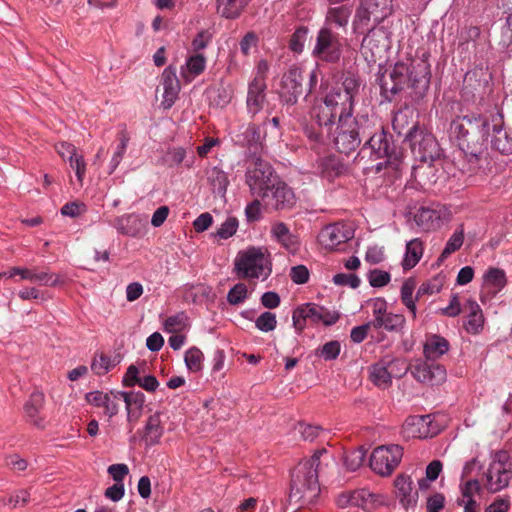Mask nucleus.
Here are the masks:
<instances>
[{"mask_svg":"<svg viewBox=\"0 0 512 512\" xmlns=\"http://www.w3.org/2000/svg\"><path fill=\"white\" fill-rule=\"evenodd\" d=\"M203 353L196 347L190 348L185 353V363L192 372L200 371L202 368Z\"/></svg>","mask_w":512,"mask_h":512,"instance_id":"49","label":"nucleus"},{"mask_svg":"<svg viewBox=\"0 0 512 512\" xmlns=\"http://www.w3.org/2000/svg\"><path fill=\"white\" fill-rule=\"evenodd\" d=\"M266 204L275 210H287L294 206L295 195L293 190L283 181L279 180L270 189L269 197H266Z\"/></svg>","mask_w":512,"mask_h":512,"instance_id":"20","label":"nucleus"},{"mask_svg":"<svg viewBox=\"0 0 512 512\" xmlns=\"http://www.w3.org/2000/svg\"><path fill=\"white\" fill-rule=\"evenodd\" d=\"M272 237L285 249L295 251L298 241L284 222H275L271 227Z\"/></svg>","mask_w":512,"mask_h":512,"instance_id":"32","label":"nucleus"},{"mask_svg":"<svg viewBox=\"0 0 512 512\" xmlns=\"http://www.w3.org/2000/svg\"><path fill=\"white\" fill-rule=\"evenodd\" d=\"M413 112L410 109L399 110L395 113L392 121L393 128L399 134H402L405 128L408 127L409 118H412Z\"/></svg>","mask_w":512,"mask_h":512,"instance_id":"54","label":"nucleus"},{"mask_svg":"<svg viewBox=\"0 0 512 512\" xmlns=\"http://www.w3.org/2000/svg\"><path fill=\"white\" fill-rule=\"evenodd\" d=\"M486 147H481L479 151H474L472 148H460L465 154L466 161L469 165L468 171L471 173L476 172L481 167L482 156Z\"/></svg>","mask_w":512,"mask_h":512,"instance_id":"48","label":"nucleus"},{"mask_svg":"<svg viewBox=\"0 0 512 512\" xmlns=\"http://www.w3.org/2000/svg\"><path fill=\"white\" fill-rule=\"evenodd\" d=\"M365 451L362 448L349 452L344 459L346 468L350 471H355L362 466L365 460Z\"/></svg>","mask_w":512,"mask_h":512,"instance_id":"51","label":"nucleus"},{"mask_svg":"<svg viewBox=\"0 0 512 512\" xmlns=\"http://www.w3.org/2000/svg\"><path fill=\"white\" fill-rule=\"evenodd\" d=\"M372 128V118L368 116H352L337 120L332 132L335 145L339 152L350 154L355 151L365 138V134L370 133Z\"/></svg>","mask_w":512,"mask_h":512,"instance_id":"4","label":"nucleus"},{"mask_svg":"<svg viewBox=\"0 0 512 512\" xmlns=\"http://www.w3.org/2000/svg\"><path fill=\"white\" fill-rule=\"evenodd\" d=\"M464 312L467 313L465 329L468 333L477 334L483 329L484 316L479 304L474 300H467L464 304Z\"/></svg>","mask_w":512,"mask_h":512,"instance_id":"28","label":"nucleus"},{"mask_svg":"<svg viewBox=\"0 0 512 512\" xmlns=\"http://www.w3.org/2000/svg\"><path fill=\"white\" fill-rule=\"evenodd\" d=\"M247 296V286L244 283H238L229 290L227 295V301L231 305H238L244 302Z\"/></svg>","mask_w":512,"mask_h":512,"instance_id":"52","label":"nucleus"},{"mask_svg":"<svg viewBox=\"0 0 512 512\" xmlns=\"http://www.w3.org/2000/svg\"><path fill=\"white\" fill-rule=\"evenodd\" d=\"M412 484L411 477L406 475H399L395 480L396 494L404 507L411 505L414 501L411 495Z\"/></svg>","mask_w":512,"mask_h":512,"instance_id":"42","label":"nucleus"},{"mask_svg":"<svg viewBox=\"0 0 512 512\" xmlns=\"http://www.w3.org/2000/svg\"><path fill=\"white\" fill-rule=\"evenodd\" d=\"M257 329L262 332L273 331L277 326L276 315L272 312H263L255 321Z\"/></svg>","mask_w":512,"mask_h":512,"instance_id":"53","label":"nucleus"},{"mask_svg":"<svg viewBox=\"0 0 512 512\" xmlns=\"http://www.w3.org/2000/svg\"><path fill=\"white\" fill-rule=\"evenodd\" d=\"M145 220L136 214H125L114 219L111 225L122 235L137 236L145 226Z\"/></svg>","mask_w":512,"mask_h":512,"instance_id":"27","label":"nucleus"},{"mask_svg":"<svg viewBox=\"0 0 512 512\" xmlns=\"http://www.w3.org/2000/svg\"><path fill=\"white\" fill-rule=\"evenodd\" d=\"M26 280L51 287L57 286L61 282L58 275L49 273L47 271H40L38 268H29V273L28 276L26 275Z\"/></svg>","mask_w":512,"mask_h":512,"instance_id":"43","label":"nucleus"},{"mask_svg":"<svg viewBox=\"0 0 512 512\" xmlns=\"http://www.w3.org/2000/svg\"><path fill=\"white\" fill-rule=\"evenodd\" d=\"M352 9L348 5L330 7L326 13L325 25L332 29V26L346 28Z\"/></svg>","mask_w":512,"mask_h":512,"instance_id":"34","label":"nucleus"},{"mask_svg":"<svg viewBox=\"0 0 512 512\" xmlns=\"http://www.w3.org/2000/svg\"><path fill=\"white\" fill-rule=\"evenodd\" d=\"M362 40L360 51L366 61L375 63L389 50L391 41L388 24L372 25Z\"/></svg>","mask_w":512,"mask_h":512,"instance_id":"8","label":"nucleus"},{"mask_svg":"<svg viewBox=\"0 0 512 512\" xmlns=\"http://www.w3.org/2000/svg\"><path fill=\"white\" fill-rule=\"evenodd\" d=\"M392 0H361L353 20L355 33L363 34L370 25L388 24Z\"/></svg>","mask_w":512,"mask_h":512,"instance_id":"5","label":"nucleus"},{"mask_svg":"<svg viewBox=\"0 0 512 512\" xmlns=\"http://www.w3.org/2000/svg\"><path fill=\"white\" fill-rule=\"evenodd\" d=\"M353 500L365 510H371L381 503L380 495L368 489H361L355 492Z\"/></svg>","mask_w":512,"mask_h":512,"instance_id":"45","label":"nucleus"},{"mask_svg":"<svg viewBox=\"0 0 512 512\" xmlns=\"http://www.w3.org/2000/svg\"><path fill=\"white\" fill-rule=\"evenodd\" d=\"M45 401L44 394L33 392L25 404V413L28 420L37 427H44V418L41 416V410Z\"/></svg>","mask_w":512,"mask_h":512,"instance_id":"30","label":"nucleus"},{"mask_svg":"<svg viewBox=\"0 0 512 512\" xmlns=\"http://www.w3.org/2000/svg\"><path fill=\"white\" fill-rule=\"evenodd\" d=\"M112 367L111 360L107 355L101 354L98 358H94L91 364V370L97 375L107 373Z\"/></svg>","mask_w":512,"mask_h":512,"instance_id":"59","label":"nucleus"},{"mask_svg":"<svg viewBox=\"0 0 512 512\" xmlns=\"http://www.w3.org/2000/svg\"><path fill=\"white\" fill-rule=\"evenodd\" d=\"M372 327L375 329L384 328L387 331H399L405 324V317L401 314L387 312L386 301L376 299L373 303Z\"/></svg>","mask_w":512,"mask_h":512,"instance_id":"14","label":"nucleus"},{"mask_svg":"<svg viewBox=\"0 0 512 512\" xmlns=\"http://www.w3.org/2000/svg\"><path fill=\"white\" fill-rule=\"evenodd\" d=\"M365 143L362 151L370 150V154L376 158H387L388 162L396 159L395 147L391 142V137L387 135L382 126H377L376 121L372 119V128L370 133L365 134Z\"/></svg>","mask_w":512,"mask_h":512,"instance_id":"11","label":"nucleus"},{"mask_svg":"<svg viewBox=\"0 0 512 512\" xmlns=\"http://www.w3.org/2000/svg\"><path fill=\"white\" fill-rule=\"evenodd\" d=\"M302 70L292 66L284 73L281 80V98L287 104L293 105L298 97L303 94Z\"/></svg>","mask_w":512,"mask_h":512,"instance_id":"15","label":"nucleus"},{"mask_svg":"<svg viewBox=\"0 0 512 512\" xmlns=\"http://www.w3.org/2000/svg\"><path fill=\"white\" fill-rule=\"evenodd\" d=\"M117 139L119 141L116 150L112 156V159L110 161V173H112L120 164L129 142V135L125 130H122L118 133Z\"/></svg>","mask_w":512,"mask_h":512,"instance_id":"46","label":"nucleus"},{"mask_svg":"<svg viewBox=\"0 0 512 512\" xmlns=\"http://www.w3.org/2000/svg\"><path fill=\"white\" fill-rule=\"evenodd\" d=\"M430 64L425 59L413 61L409 66L408 87L414 90L418 97H422L430 85Z\"/></svg>","mask_w":512,"mask_h":512,"instance_id":"16","label":"nucleus"},{"mask_svg":"<svg viewBox=\"0 0 512 512\" xmlns=\"http://www.w3.org/2000/svg\"><path fill=\"white\" fill-rule=\"evenodd\" d=\"M491 145L502 154L512 153V135L503 128V118L501 115L491 116Z\"/></svg>","mask_w":512,"mask_h":512,"instance_id":"22","label":"nucleus"},{"mask_svg":"<svg viewBox=\"0 0 512 512\" xmlns=\"http://www.w3.org/2000/svg\"><path fill=\"white\" fill-rule=\"evenodd\" d=\"M506 275L502 269L490 267L484 274V288L490 296H495L506 285Z\"/></svg>","mask_w":512,"mask_h":512,"instance_id":"36","label":"nucleus"},{"mask_svg":"<svg viewBox=\"0 0 512 512\" xmlns=\"http://www.w3.org/2000/svg\"><path fill=\"white\" fill-rule=\"evenodd\" d=\"M266 83L251 81L248 87L247 109L248 113L255 116L263 107L265 100Z\"/></svg>","mask_w":512,"mask_h":512,"instance_id":"29","label":"nucleus"},{"mask_svg":"<svg viewBox=\"0 0 512 512\" xmlns=\"http://www.w3.org/2000/svg\"><path fill=\"white\" fill-rule=\"evenodd\" d=\"M406 139L410 142L412 152L421 162L431 163L440 156L435 137L420 130L416 124L407 129Z\"/></svg>","mask_w":512,"mask_h":512,"instance_id":"9","label":"nucleus"},{"mask_svg":"<svg viewBox=\"0 0 512 512\" xmlns=\"http://www.w3.org/2000/svg\"><path fill=\"white\" fill-rule=\"evenodd\" d=\"M370 379L378 387L385 388L391 383V375L385 365L377 363L370 368Z\"/></svg>","mask_w":512,"mask_h":512,"instance_id":"47","label":"nucleus"},{"mask_svg":"<svg viewBox=\"0 0 512 512\" xmlns=\"http://www.w3.org/2000/svg\"><path fill=\"white\" fill-rule=\"evenodd\" d=\"M464 241V228L463 225H460L452 234V236L447 241L445 248L443 249L441 255L438 258L439 262H443L447 257H449L453 252L457 251L461 248Z\"/></svg>","mask_w":512,"mask_h":512,"instance_id":"44","label":"nucleus"},{"mask_svg":"<svg viewBox=\"0 0 512 512\" xmlns=\"http://www.w3.org/2000/svg\"><path fill=\"white\" fill-rule=\"evenodd\" d=\"M358 79L351 74L343 77L341 82H336L331 87L326 86L322 92V102L313 108V118L318 126L332 132L337 120L352 116L354 97L359 90Z\"/></svg>","mask_w":512,"mask_h":512,"instance_id":"1","label":"nucleus"},{"mask_svg":"<svg viewBox=\"0 0 512 512\" xmlns=\"http://www.w3.org/2000/svg\"><path fill=\"white\" fill-rule=\"evenodd\" d=\"M353 236V231L346 224L334 223L321 230L319 241L326 249L333 250L338 245L352 239Z\"/></svg>","mask_w":512,"mask_h":512,"instance_id":"19","label":"nucleus"},{"mask_svg":"<svg viewBox=\"0 0 512 512\" xmlns=\"http://www.w3.org/2000/svg\"><path fill=\"white\" fill-rule=\"evenodd\" d=\"M163 435V427L161 425V419L159 413L151 415L146 423L144 440L147 445L158 444Z\"/></svg>","mask_w":512,"mask_h":512,"instance_id":"38","label":"nucleus"},{"mask_svg":"<svg viewBox=\"0 0 512 512\" xmlns=\"http://www.w3.org/2000/svg\"><path fill=\"white\" fill-rule=\"evenodd\" d=\"M342 54L341 37L330 27L323 26L316 37L312 55L318 60L336 63Z\"/></svg>","mask_w":512,"mask_h":512,"instance_id":"10","label":"nucleus"},{"mask_svg":"<svg viewBox=\"0 0 512 512\" xmlns=\"http://www.w3.org/2000/svg\"><path fill=\"white\" fill-rule=\"evenodd\" d=\"M424 246L420 239L415 238L406 244V252L402 261L404 270H410L417 265L423 256Z\"/></svg>","mask_w":512,"mask_h":512,"instance_id":"37","label":"nucleus"},{"mask_svg":"<svg viewBox=\"0 0 512 512\" xmlns=\"http://www.w3.org/2000/svg\"><path fill=\"white\" fill-rule=\"evenodd\" d=\"M409 66L404 63L398 62L394 65L389 73V81L387 79L381 80L382 93L396 95L405 87H408Z\"/></svg>","mask_w":512,"mask_h":512,"instance_id":"21","label":"nucleus"},{"mask_svg":"<svg viewBox=\"0 0 512 512\" xmlns=\"http://www.w3.org/2000/svg\"><path fill=\"white\" fill-rule=\"evenodd\" d=\"M186 316L184 313H179L174 316H170L165 321V329L168 332H177L182 330L186 325Z\"/></svg>","mask_w":512,"mask_h":512,"instance_id":"60","label":"nucleus"},{"mask_svg":"<svg viewBox=\"0 0 512 512\" xmlns=\"http://www.w3.org/2000/svg\"><path fill=\"white\" fill-rule=\"evenodd\" d=\"M390 281V274L388 272L374 269L369 274V283L372 287H383Z\"/></svg>","mask_w":512,"mask_h":512,"instance_id":"61","label":"nucleus"},{"mask_svg":"<svg viewBox=\"0 0 512 512\" xmlns=\"http://www.w3.org/2000/svg\"><path fill=\"white\" fill-rule=\"evenodd\" d=\"M206 66V59L203 54L196 53L187 60V68L193 75L201 74Z\"/></svg>","mask_w":512,"mask_h":512,"instance_id":"56","label":"nucleus"},{"mask_svg":"<svg viewBox=\"0 0 512 512\" xmlns=\"http://www.w3.org/2000/svg\"><path fill=\"white\" fill-rule=\"evenodd\" d=\"M206 177L213 194L223 198L229 185L227 174L215 166L207 169Z\"/></svg>","mask_w":512,"mask_h":512,"instance_id":"33","label":"nucleus"},{"mask_svg":"<svg viewBox=\"0 0 512 512\" xmlns=\"http://www.w3.org/2000/svg\"><path fill=\"white\" fill-rule=\"evenodd\" d=\"M424 416L408 417L402 426V435L405 438H424L427 436L426 431H421L427 422Z\"/></svg>","mask_w":512,"mask_h":512,"instance_id":"39","label":"nucleus"},{"mask_svg":"<svg viewBox=\"0 0 512 512\" xmlns=\"http://www.w3.org/2000/svg\"><path fill=\"white\" fill-rule=\"evenodd\" d=\"M86 212V205L79 201L68 202L61 208V214L63 216H69L72 218L78 217Z\"/></svg>","mask_w":512,"mask_h":512,"instance_id":"58","label":"nucleus"},{"mask_svg":"<svg viewBox=\"0 0 512 512\" xmlns=\"http://www.w3.org/2000/svg\"><path fill=\"white\" fill-rule=\"evenodd\" d=\"M246 184L253 196L265 199L270 189L280 180L272 166L261 158H256L246 171Z\"/></svg>","mask_w":512,"mask_h":512,"instance_id":"6","label":"nucleus"},{"mask_svg":"<svg viewBox=\"0 0 512 512\" xmlns=\"http://www.w3.org/2000/svg\"><path fill=\"white\" fill-rule=\"evenodd\" d=\"M112 392L113 391H111L110 393H104L102 391H92L86 394L85 399L89 404L98 408H103L104 414L107 415L109 418H112L119 411V399H115L112 395Z\"/></svg>","mask_w":512,"mask_h":512,"instance_id":"25","label":"nucleus"},{"mask_svg":"<svg viewBox=\"0 0 512 512\" xmlns=\"http://www.w3.org/2000/svg\"><path fill=\"white\" fill-rule=\"evenodd\" d=\"M403 449L399 445L379 446L370 456L371 469L381 476L390 475L399 465Z\"/></svg>","mask_w":512,"mask_h":512,"instance_id":"13","label":"nucleus"},{"mask_svg":"<svg viewBox=\"0 0 512 512\" xmlns=\"http://www.w3.org/2000/svg\"><path fill=\"white\" fill-rule=\"evenodd\" d=\"M293 326L296 330L302 331L307 321L311 323H320L321 306L315 303H306L293 312Z\"/></svg>","mask_w":512,"mask_h":512,"instance_id":"24","label":"nucleus"},{"mask_svg":"<svg viewBox=\"0 0 512 512\" xmlns=\"http://www.w3.org/2000/svg\"><path fill=\"white\" fill-rule=\"evenodd\" d=\"M308 28L301 26L295 30L290 39V49L293 52L301 53L307 40Z\"/></svg>","mask_w":512,"mask_h":512,"instance_id":"50","label":"nucleus"},{"mask_svg":"<svg viewBox=\"0 0 512 512\" xmlns=\"http://www.w3.org/2000/svg\"><path fill=\"white\" fill-rule=\"evenodd\" d=\"M115 399H122L125 403L127 421L130 424V431L140 419L145 403V395L140 391H115L112 392Z\"/></svg>","mask_w":512,"mask_h":512,"instance_id":"18","label":"nucleus"},{"mask_svg":"<svg viewBox=\"0 0 512 512\" xmlns=\"http://www.w3.org/2000/svg\"><path fill=\"white\" fill-rule=\"evenodd\" d=\"M237 137V142L242 146H247L253 153H256L261 146L260 129L256 125H248L245 127L242 135H238Z\"/></svg>","mask_w":512,"mask_h":512,"instance_id":"41","label":"nucleus"},{"mask_svg":"<svg viewBox=\"0 0 512 512\" xmlns=\"http://www.w3.org/2000/svg\"><path fill=\"white\" fill-rule=\"evenodd\" d=\"M414 221L421 230L430 231L440 225V215L434 209L420 207L414 214Z\"/></svg>","mask_w":512,"mask_h":512,"instance_id":"35","label":"nucleus"},{"mask_svg":"<svg viewBox=\"0 0 512 512\" xmlns=\"http://www.w3.org/2000/svg\"><path fill=\"white\" fill-rule=\"evenodd\" d=\"M444 504V495L435 493L427 499V512H440L444 508Z\"/></svg>","mask_w":512,"mask_h":512,"instance_id":"64","label":"nucleus"},{"mask_svg":"<svg viewBox=\"0 0 512 512\" xmlns=\"http://www.w3.org/2000/svg\"><path fill=\"white\" fill-rule=\"evenodd\" d=\"M450 130L460 148H472L477 152L481 147H486L491 120L479 114L458 116L452 121Z\"/></svg>","mask_w":512,"mask_h":512,"instance_id":"3","label":"nucleus"},{"mask_svg":"<svg viewBox=\"0 0 512 512\" xmlns=\"http://www.w3.org/2000/svg\"><path fill=\"white\" fill-rule=\"evenodd\" d=\"M161 85L163 87L162 105L165 109H169L175 103L180 91V84L175 68L168 66L164 69L161 76Z\"/></svg>","mask_w":512,"mask_h":512,"instance_id":"23","label":"nucleus"},{"mask_svg":"<svg viewBox=\"0 0 512 512\" xmlns=\"http://www.w3.org/2000/svg\"><path fill=\"white\" fill-rule=\"evenodd\" d=\"M461 498L457 500L459 506H463L464 512H479L480 504L475 500V495L481 491L479 481L468 480L460 486Z\"/></svg>","mask_w":512,"mask_h":512,"instance_id":"26","label":"nucleus"},{"mask_svg":"<svg viewBox=\"0 0 512 512\" xmlns=\"http://www.w3.org/2000/svg\"><path fill=\"white\" fill-rule=\"evenodd\" d=\"M235 270L242 278L268 277L271 273L268 257L260 248L239 252L235 258Z\"/></svg>","mask_w":512,"mask_h":512,"instance_id":"7","label":"nucleus"},{"mask_svg":"<svg viewBox=\"0 0 512 512\" xmlns=\"http://www.w3.org/2000/svg\"><path fill=\"white\" fill-rule=\"evenodd\" d=\"M333 282L336 285L350 286L351 288H357L360 285V279L354 274L338 273L334 275Z\"/></svg>","mask_w":512,"mask_h":512,"instance_id":"63","label":"nucleus"},{"mask_svg":"<svg viewBox=\"0 0 512 512\" xmlns=\"http://www.w3.org/2000/svg\"><path fill=\"white\" fill-rule=\"evenodd\" d=\"M68 161L70 163V167L75 171L78 181L82 183L86 173V163L83 156L76 154Z\"/></svg>","mask_w":512,"mask_h":512,"instance_id":"62","label":"nucleus"},{"mask_svg":"<svg viewBox=\"0 0 512 512\" xmlns=\"http://www.w3.org/2000/svg\"><path fill=\"white\" fill-rule=\"evenodd\" d=\"M508 453L506 451H497L493 460L485 473V487L490 492H498L508 486L511 469L507 464Z\"/></svg>","mask_w":512,"mask_h":512,"instance_id":"12","label":"nucleus"},{"mask_svg":"<svg viewBox=\"0 0 512 512\" xmlns=\"http://www.w3.org/2000/svg\"><path fill=\"white\" fill-rule=\"evenodd\" d=\"M324 452V449L317 451L310 459L300 462L291 473L288 502L296 510L315 504L320 495L318 466Z\"/></svg>","mask_w":512,"mask_h":512,"instance_id":"2","label":"nucleus"},{"mask_svg":"<svg viewBox=\"0 0 512 512\" xmlns=\"http://www.w3.org/2000/svg\"><path fill=\"white\" fill-rule=\"evenodd\" d=\"M250 0H217L218 13L227 19L237 18Z\"/></svg>","mask_w":512,"mask_h":512,"instance_id":"40","label":"nucleus"},{"mask_svg":"<svg viewBox=\"0 0 512 512\" xmlns=\"http://www.w3.org/2000/svg\"><path fill=\"white\" fill-rule=\"evenodd\" d=\"M449 347V342L444 337L432 334L426 338L424 355L427 360H436L448 352Z\"/></svg>","mask_w":512,"mask_h":512,"instance_id":"31","label":"nucleus"},{"mask_svg":"<svg viewBox=\"0 0 512 512\" xmlns=\"http://www.w3.org/2000/svg\"><path fill=\"white\" fill-rule=\"evenodd\" d=\"M409 369L412 376L424 384L439 385L446 379V370L440 364L418 361Z\"/></svg>","mask_w":512,"mask_h":512,"instance_id":"17","label":"nucleus"},{"mask_svg":"<svg viewBox=\"0 0 512 512\" xmlns=\"http://www.w3.org/2000/svg\"><path fill=\"white\" fill-rule=\"evenodd\" d=\"M237 227V219L234 217H229L224 223H222L221 227L217 230L216 235L221 239H228L236 233Z\"/></svg>","mask_w":512,"mask_h":512,"instance_id":"57","label":"nucleus"},{"mask_svg":"<svg viewBox=\"0 0 512 512\" xmlns=\"http://www.w3.org/2000/svg\"><path fill=\"white\" fill-rule=\"evenodd\" d=\"M341 345L338 341H329L325 343L319 351V355L325 360H334L340 354Z\"/></svg>","mask_w":512,"mask_h":512,"instance_id":"55","label":"nucleus"}]
</instances>
